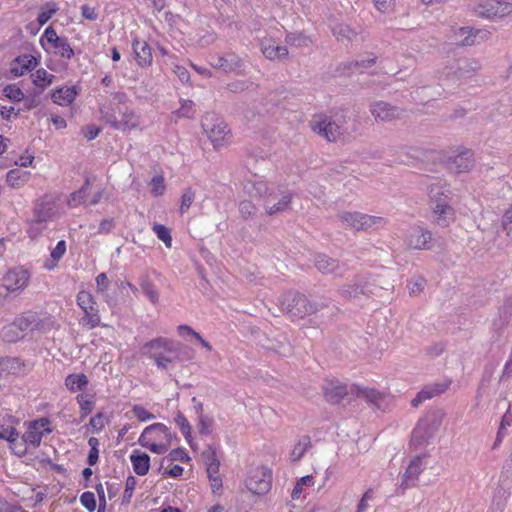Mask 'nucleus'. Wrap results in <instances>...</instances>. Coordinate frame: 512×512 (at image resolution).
<instances>
[{
    "label": "nucleus",
    "mask_w": 512,
    "mask_h": 512,
    "mask_svg": "<svg viewBox=\"0 0 512 512\" xmlns=\"http://www.w3.org/2000/svg\"><path fill=\"white\" fill-rule=\"evenodd\" d=\"M481 68L475 59H457L438 71L437 77L440 84L449 89H456L461 84L472 78Z\"/></svg>",
    "instance_id": "obj_1"
},
{
    "label": "nucleus",
    "mask_w": 512,
    "mask_h": 512,
    "mask_svg": "<svg viewBox=\"0 0 512 512\" xmlns=\"http://www.w3.org/2000/svg\"><path fill=\"white\" fill-rule=\"evenodd\" d=\"M428 195L439 226L446 227L454 219V209L450 205L451 190L449 185L437 180L428 186Z\"/></svg>",
    "instance_id": "obj_2"
},
{
    "label": "nucleus",
    "mask_w": 512,
    "mask_h": 512,
    "mask_svg": "<svg viewBox=\"0 0 512 512\" xmlns=\"http://www.w3.org/2000/svg\"><path fill=\"white\" fill-rule=\"evenodd\" d=\"M127 100L128 98L124 93L114 94V104L117 105L121 119H118L115 115V108L113 105L108 109H101L102 119L112 128L123 132L135 129L140 124L139 115L126 105Z\"/></svg>",
    "instance_id": "obj_3"
},
{
    "label": "nucleus",
    "mask_w": 512,
    "mask_h": 512,
    "mask_svg": "<svg viewBox=\"0 0 512 512\" xmlns=\"http://www.w3.org/2000/svg\"><path fill=\"white\" fill-rule=\"evenodd\" d=\"M278 305L281 312L286 313L291 318H304L314 314L326 307L323 302L310 301L306 296L297 292H287L278 298Z\"/></svg>",
    "instance_id": "obj_4"
},
{
    "label": "nucleus",
    "mask_w": 512,
    "mask_h": 512,
    "mask_svg": "<svg viewBox=\"0 0 512 512\" xmlns=\"http://www.w3.org/2000/svg\"><path fill=\"white\" fill-rule=\"evenodd\" d=\"M172 435L162 423H154L146 427L139 437V444L155 454H164L171 445Z\"/></svg>",
    "instance_id": "obj_5"
},
{
    "label": "nucleus",
    "mask_w": 512,
    "mask_h": 512,
    "mask_svg": "<svg viewBox=\"0 0 512 512\" xmlns=\"http://www.w3.org/2000/svg\"><path fill=\"white\" fill-rule=\"evenodd\" d=\"M347 117L343 113L333 116L320 115L310 122L311 129L329 142L339 140L345 132Z\"/></svg>",
    "instance_id": "obj_6"
},
{
    "label": "nucleus",
    "mask_w": 512,
    "mask_h": 512,
    "mask_svg": "<svg viewBox=\"0 0 512 512\" xmlns=\"http://www.w3.org/2000/svg\"><path fill=\"white\" fill-rule=\"evenodd\" d=\"M337 217L344 227L354 231H374L384 228L387 224V219L384 217L358 211H343Z\"/></svg>",
    "instance_id": "obj_7"
},
{
    "label": "nucleus",
    "mask_w": 512,
    "mask_h": 512,
    "mask_svg": "<svg viewBox=\"0 0 512 512\" xmlns=\"http://www.w3.org/2000/svg\"><path fill=\"white\" fill-rule=\"evenodd\" d=\"M444 417L445 413L442 410L427 413L414 428L412 442L415 445L427 443L441 427Z\"/></svg>",
    "instance_id": "obj_8"
},
{
    "label": "nucleus",
    "mask_w": 512,
    "mask_h": 512,
    "mask_svg": "<svg viewBox=\"0 0 512 512\" xmlns=\"http://www.w3.org/2000/svg\"><path fill=\"white\" fill-rule=\"evenodd\" d=\"M202 128L215 149L223 147L230 139V131L226 123L213 115H206L204 117Z\"/></svg>",
    "instance_id": "obj_9"
},
{
    "label": "nucleus",
    "mask_w": 512,
    "mask_h": 512,
    "mask_svg": "<svg viewBox=\"0 0 512 512\" xmlns=\"http://www.w3.org/2000/svg\"><path fill=\"white\" fill-rule=\"evenodd\" d=\"M77 305L83 310L84 316L80 320V324L89 329H93L100 324V315L97 303L90 292L80 291L77 294Z\"/></svg>",
    "instance_id": "obj_10"
},
{
    "label": "nucleus",
    "mask_w": 512,
    "mask_h": 512,
    "mask_svg": "<svg viewBox=\"0 0 512 512\" xmlns=\"http://www.w3.org/2000/svg\"><path fill=\"white\" fill-rule=\"evenodd\" d=\"M272 484L271 471L266 467H256L249 471L245 480L247 489L255 495H264L269 492Z\"/></svg>",
    "instance_id": "obj_11"
},
{
    "label": "nucleus",
    "mask_w": 512,
    "mask_h": 512,
    "mask_svg": "<svg viewBox=\"0 0 512 512\" xmlns=\"http://www.w3.org/2000/svg\"><path fill=\"white\" fill-rule=\"evenodd\" d=\"M376 285L364 276H357L351 282L338 289L339 295L346 300L358 299L361 296L374 294Z\"/></svg>",
    "instance_id": "obj_12"
},
{
    "label": "nucleus",
    "mask_w": 512,
    "mask_h": 512,
    "mask_svg": "<svg viewBox=\"0 0 512 512\" xmlns=\"http://www.w3.org/2000/svg\"><path fill=\"white\" fill-rule=\"evenodd\" d=\"M404 243L407 248L413 250H430L434 245L431 231L419 225L412 226L406 231Z\"/></svg>",
    "instance_id": "obj_13"
},
{
    "label": "nucleus",
    "mask_w": 512,
    "mask_h": 512,
    "mask_svg": "<svg viewBox=\"0 0 512 512\" xmlns=\"http://www.w3.org/2000/svg\"><path fill=\"white\" fill-rule=\"evenodd\" d=\"M293 194L289 190L273 189L264 200L266 214L273 216L291 208Z\"/></svg>",
    "instance_id": "obj_14"
},
{
    "label": "nucleus",
    "mask_w": 512,
    "mask_h": 512,
    "mask_svg": "<svg viewBox=\"0 0 512 512\" xmlns=\"http://www.w3.org/2000/svg\"><path fill=\"white\" fill-rule=\"evenodd\" d=\"M151 350L164 349L166 353L173 354L175 361H185L192 359L191 350L184 345L175 343L167 338H157L146 344Z\"/></svg>",
    "instance_id": "obj_15"
},
{
    "label": "nucleus",
    "mask_w": 512,
    "mask_h": 512,
    "mask_svg": "<svg viewBox=\"0 0 512 512\" xmlns=\"http://www.w3.org/2000/svg\"><path fill=\"white\" fill-rule=\"evenodd\" d=\"M41 44L46 49H55V53L62 58L71 59L74 51L65 38L57 35L52 27H48L41 37Z\"/></svg>",
    "instance_id": "obj_16"
},
{
    "label": "nucleus",
    "mask_w": 512,
    "mask_h": 512,
    "mask_svg": "<svg viewBox=\"0 0 512 512\" xmlns=\"http://www.w3.org/2000/svg\"><path fill=\"white\" fill-rule=\"evenodd\" d=\"M57 216V199L46 194L36 200L33 209L32 221L43 223L52 220Z\"/></svg>",
    "instance_id": "obj_17"
},
{
    "label": "nucleus",
    "mask_w": 512,
    "mask_h": 512,
    "mask_svg": "<svg viewBox=\"0 0 512 512\" xmlns=\"http://www.w3.org/2000/svg\"><path fill=\"white\" fill-rule=\"evenodd\" d=\"M475 11L482 17L502 18L512 13V3L504 0H483L477 4Z\"/></svg>",
    "instance_id": "obj_18"
},
{
    "label": "nucleus",
    "mask_w": 512,
    "mask_h": 512,
    "mask_svg": "<svg viewBox=\"0 0 512 512\" xmlns=\"http://www.w3.org/2000/svg\"><path fill=\"white\" fill-rule=\"evenodd\" d=\"M370 112L377 122H391L401 119L404 110L384 101H376L370 105Z\"/></svg>",
    "instance_id": "obj_19"
},
{
    "label": "nucleus",
    "mask_w": 512,
    "mask_h": 512,
    "mask_svg": "<svg viewBox=\"0 0 512 512\" xmlns=\"http://www.w3.org/2000/svg\"><path fill=\"white\" fill-rule=\"evenodd\" d=\"M210 65L226 73H240L243 70L244 63L236 54L227 53L224 55H212L210 57Z\"/></svg>",
    "instance_id": "obj_20"
},
{
    "label": "nucleus",
    "mask_w": 512,
    "mask_h": 512,
    "mask_svg": "<svg viewBox=\"0 0 512 512\" xmlns=\"http://www.w3.org/2000/svg\"><path fill=\"white\" fill-rule=\"evenodd\" d=\"M29 273L23 268H16L9 271L3 278V285L9 292L23 290L29 282Z\"/></svg>",
    "instance_id": "obj_21"
},
{
    "label": "nucleus",
    "mask_w": 512,
    "mask_h": 512,
    "mask_svg": "<svg viewBox=\"0 0 512 512\" xmlns=\"http://www.w3.org/2000/svg\"><path fill=\"white\" fill-rule=\"evenodd\" d=\"M427 465V457L417 456L409 463L401 482V487L406 489L412 485H414L415 481L418 479L420 473L424 470Z\"/></svg>",
    "instance_id": "obj_22"
},
{
    "label": "nucleus",
    "mask_w": 512,
    "mask_h": 512,
    "mask_svg": "<svg viewBox=\"0 0 512 512\" xmlns=\"http://www.w3.org/2000/svg\"><path fill=\"white\" fill-rule=\"evenodd\" d=\"M351 392L355 393L358 398L364 399L368 404L377 408L384 409L387 403V396L373 388H361L353 386Z\"/></svg>",
    "instance_id": "obj_23"
},
{
    "label": "nucleus",
    "mask_w": 512,
    "mask_h": 512,
    "mask_svg": "<svg viewBox=\"0 0 512 512\" xmlns=\"http://www.w3.org/2000/svg\"><path fill=\"white\" fill-rule=\"evenodd\" d=\"M259 45L262 54L269 60H281L288 55V49L285 46L278 45L271 37L261 38Z\"/></svg>",
    "instance_id": "obj_24"
},
{
    "label": "nucleus",
    "mask_w": 512,
    "mask_h": 512,
    "mask_svg": "<svg viewBox=\"0 0 512 512\" xmlns=\"http://www.w3.org/2000/svg\"><path fill=\"white\" fill-rule=\"evenodd\" d=\"M474 155L471 150L464 149L450 159V169L456 173L469 172L474 166Z\"/></svg>",
    "instance_id": "obj_25"
},
{
    "label": "nucleus",
    "mask_w": 512,
    "mask_h": 512,
    "mask_svg": "<svg viewBox=\"0 0 512 512\" xmlns=\"http://www.w3.org/2000/svg\"><path fill=\"white\" fill-rule=\"evenodd\" d=\"M456 44L462 46H472L476 39H484L489 33L485 30H473L470 27H460L454 32Z\"/></svg>",
    "instance_id": "obj_26"
},
{
    "label": "nucleus",
    "mask_w": 512,
    "mask_h": 512,
    "mask_svg": "<svg viewBox=\"0 0 512 512\" xmlns=\"http://www.w3.org/2000/svg\"><path fill=\"white\" fill-rule=\"evenodd\" d=\"M37 64V59L33 55L23 54L12 61L10 72L14 77H19L26 71L32 70Z\"/></svg>",
    "instance_id": "obj_27"
},
{
    "label": "nucleus",
    "mask_w": 512,
    "mask_h": 512,
    "mask_svg": "<svg viewBox=\"0 0 512 512\" xmlns=\"http://www.w3.org/2000/svg\"><path fill=\"white\" fill-rule=\"evenodd\" d=\"M315 266L321 273L335 274L342 276L344 272L343 266L339 261L326 255H318L315 259Z\"/></svg>",
    "instance_id": "obj_28"
},
{
    "label": "nucleus",
    "mask_w": 512,
    "mask_h": 512,
    "mask_svg": "<svg viewBox=\"0 0 512 512\" xmlns=\"http://www.w3.org/2000/svg\"><path fill=\"white\" fill-rule=\"evenodd\" d=\"M348 393L347 386L338 381H330L324 386L325 398L333 404L339 403Z\"/></svg>",
    "instance_id": "obj_29"
},
{
    "label": "nucleus",
    "mask_w": 512,
    "mask_h": 512,
    "mask_svg": "<svg viewBox=\"0 0 512 512\" xmlns=\"http://www.w3.org/2000/svg\"><path fill=\"white\" fill-rule=\"evenodd\" d=\"M135 59L139 66L148 67L152 63L151 47L145 42L135 39L132 43Z\"/></svg>",
    "instance_id": "obj_30"
},
{
    "label": "nucleus",
    "mask_w": 512,
    "mask_h": 512,
    "mask_svg": "<svg viewBox=\"0 0 512 512\" xmlns=\"http://www.w3.org/2000/svg\"><path fill=\"white\" fill-rule=\"evenodd\" d=\"M361 27H351L346 23H337L332 27V34L337 38L338 41L351 42L357 39L361 34Z\"/></svg>",
    "instance_id": "obj_31"
},
{
    "label": "nucleus",
    "mask_w": 512,
    "mask_h": 512,
    "mask_svg": "<svg viewBox=\"0 0 512 512\" xmlns=\"http://www.w3.org/2000/svg\"><path fill=\"white\" fill-rule=\"evenodd\" d=\"M78 95L75 86L60 87L51 92V99L53 103L60 106H68L74 102Z\"/></svg>",
    "instance_id": "obj_32"
},
{
    "label": "nucleus",
    "mask_w": 512,
    "mask_h": 512,
    "mask_svg": "<svg viewBox=\"0 0 512 512\" xmlns=\"http://www.w3.org/2000/svg\"><path fill=\"white\" fill-rule=\"evenodd\" d=\"M499 489L503 491V496L508 497L512 493V452L504 462L499 479Z\"/></svg>",
    "instance_id": "obj_33"
},
{
    "label": "nucleus",
    "mask_w": 512,
    "mask_h": 512,
    "mask_svg": "<svg viewBox=\"0 0 512 512\" xmlns=\"http://www.w3.org/2000/svg\"><path fill=\"white\" fill-rule=\"evenodd\" d=\"M447 388L448 384L443 383L426 386L412 399L411 404L413 407H418L423 401L445 392Z\"/></svg>",
    "instance_id": "obj_34"
},
{
    "label": "nucleus",
    "mask_w": 512,
    "mask_h": 512,
    "mask_svg": "<svg viewBox=\"0 0 512 512\" xmlns=\"http://www.w3.org/2000/svg\"><path fill=\"white\" fill-rule=\"evenodd\" d=\"M134 472L139 476H144L150 468V457L148 454L139 450H134L130 456Z\"/></svg>",
    "instance_id": "obj_35"
},
{
    "label": "nucleus",
    "mask_w": 512,
    "mask_h": 512,
    "mask_svg": "<svg viewBox=\"0 0 512 512\" xmlns=\"http://www.w3.org/2000/svg\"><path fill=\"white\" fill-rule=\"evenodd\" d=\"M33 84L41 93L45 88L50 86L55 80V75L48 73L44 68H40L31 74Z\"/></svg>",
    "instance_id": "obj_36"
},
{
    "label": "nucleus",
    "mask_w": 512,
    "mask_h": 512,
    "mask_svg": "<svg viewBox=\"0 0 512 512\" xmlns=\"http://www.w3.org/2000/svg\"><path fill=\"white\" fill-rule=\"evenodd\" d=\"M90 187V181L88 178L85 179L82 187L71 193L67 199V205L70 207H77L82 203H88V190Z\"/></svg>",
    "instance_id": "obj_37"
},
{
    "label": "nucleus",
    "mask_w": 512,
    "mask_h": 512,
    "mask_svg": "<svg viewBox=\"0 0 512 512\" xmlns=\"http://www.w3.org/2000/svg\"><path fill=\"white\" fill-rule=\"evenodd\" d=\"M377 57L373 54H369L366 57L351 61L345 64L344 68L347 69L349 73L354 72H363L365 69L370 68L376 63Z\"/></svg>",
    "instance_id": "obj_38"
},
{
    "label": "nucleus",
    "mask_w": 512,
    "mask_h": 512,
    "mask_svg": "<svg viewBox=\"0 0 512 512\" xmlns=\"http://www.w3.org/2000/svg\"><path fill=\"white\" fill-rule=\"evenodd\" d=\"M22 368V363L18 358H0V377L8 374L18 373Z\"/></svg>",
    "instance_id": "obj_39"
},
{
    "label": "nucleus",
    "mask_w": 512,
    "mask_h": 512,
    "mask_svg": "<svg viewBox=\"0 0 512 512\" xmlns=\"http://www.w3.org/2000/svg\"><path fill=\"white\" fill-rule=\"evenodd\" d=\"M65 385L71 392L81 391L88 385V378L84 374H70L65 379Z\"/></svg>",
    "instance_id": "obj_40"
},
{
    "label": "nucleus",
    "mask_w": 512,
    "mask_h": 512,
    "mask_svg": "<svg viewBox=\"0 0 512 512\" xmlns=\"http://www.w3.org/2000/svg\"><path fill=\"white\" fill-rule=\"evenodd\" d=\"M29 177V172L16 168L7 173L6 181L11 187H20L28 181Z\"/></svg>",
    "instance_id": "obj_41"
},
{
    "label": "nucleus",
    "mask_w": 512,
    "mask_h": 512,
    "mask_svg": "<svg viewBox=\"0 0 512 512\" xmlns=\"http://www.w3.org/2000/svg\"><path fill=\"white\" fill-rule=\"evenodd\" d=\"M149 350L151 352L150 357L155 360L157 367L160 369L168 370L170 365L175 362L173 354L166 353L164 349L160 352H157V350Z\"/></svg>",
    "instance_id": "obj_42"
},
{
    "label": "nucleus",
    "mask_w": 512,
    "mask_h": 512,
    "mask_svg": "<svg viewBox=\"0 0 512 512\" xmlns=\"http://www.w3.org/2000/svg\"><path fill=\"white\" fill-rule=\"evenodd\" d=\"M35 322L33 323V331L37 330L42 333H46L54 328H56V321L52 316H45L40 318L36 313H34Z\"/></svg>",
    "instance_id": "obj_43"
},
{
    "label": "nucleus",
    "mask_w": 512,
    "mask_h": 512,
    "mask_svg": "<svg viewBox=\"0 0 512 512\" xmlns=\"http://www.w3.org/2000/svg\"><path fill=\"white\" fill-rule=\"evenodd\" d=\"M96 292L101 294L104 298V301L108 304L111 303L112 299L108 294V289L110 287V280L106 273H100L97 275L96 279Z\"/></svg>",
    "instance_id": "obj_44"
},
{
    "label": "nucleus",
    "mask_w": 512,
    "mask_h": 512,
    "mask_svg": "<svg viewBox=\"0 0 512 512\" xmlns=\"http://www.w3.org/2000/svg\"><path fill=\"white\" fill-rule=\"evenodd\" d=\"M274 188H270L268 184L263 180L254 181L249 187H247V192L251 196L255 197H263L264 199L267 195L273 191Z\"/></svg>",
    "instance_id": "obj_45"
},
{
    "label": "nucleus",
    "mask_w": 512,
    "mask_h": 512,
    "mask_svg": "<svg viewBox=\"0 0 512 512\" xmlns=\"http://www.w3.org/2000/svg\"><path fill=\"white\" fill-rule=\"evenodd\" d=\"M1 336L4 341L13 343L23 338L21 331L14 322L3 327Z\"/></svg>",
    "instance_id": "obj_46"
},
{
    "label": "nucleus",
    "mask_w": 512,
    "mask_h": 512,
    "mask_svg": "<svg viewBox=\"0 0 512 512\" xmlns=\"http://www.w3.org/2000/svg\"><path fill=\"white\" fill-rule=\"evenodd\" d=\"M311 446V440L308 436H303L298 443L294 446L291 452V458L293 461L300 460L307 449Z\"/></svg>",
    "instance_id": "obj_47"
},
{
    "label": "nucleus",
    "mask_w": 512,
    "mask_h": 512,
    "mask_svg": "<svg viewBox=\"0 0 512 512\" xmlns=\"http://www.w3.org/2000/svg\"><path fill=\"white\" fill-rule=\"evenodd\" d=\"M35 322L34 313H27L17 319H15L14 323L17 325L19 330L24 337L28 331H33V323Z\"/></svg>",
    "instance_id": "obj_48"
},
{
    "label": "nucleus",
    "mask_w": 512,
    "mask_h": 512,
    "mask_svg": "<svg viewBox=\"0 0 512 512\" xmlns=\"http://www.w3.org/2000/svg\"><path fill=\"white\" fill-rule=\"evenodd\" d=\"M175 422L179 426L185 439L188 441L190 446L193 448L192 437H191V429L192 428H191V425L189 424L188 420L186 419V417L181 412H178L175 417Z\"/></svg>",
    "instance_id": "obj_49"
},
{
    "label": "nucleus",
    "mask_w": 512,
    "mask_h": 512,
    "mask_svg": "<svg viewBox=\"0 0 512 512\" xmlns=\"http://www.w3.org/2000/svg\"><path fill=\"white\" fill-rule=\"evenodd\" d=\"M43 437V431H36L30 425L28 430L22 435L21 439L28 445L37 447L40 445Z\"/></svg>",
    "instance_id": "obj_50"
},
{
    "label": "nucleus",
    "mask_w": 512,
    "mask_h": 512,
    "mask_svg": "<svg viewBox=\"0 0 512 512\" xmlns=\"http://www.w3.org/2000/svg\"><path fill=\"white\" fill-rule=\"evenodd\" d=\"M152 230L157 235V237L164 242L167 248L171 247L172 237L169 229L166 226L162 224H154Z\"/></svg>",
    "instance_id": "obj_51"
},
{
    "label": "nucleus",
    "mask_w": 512,
    "mask_h": 512,
    "mask_svg": "<svg viewBox=\"0 0 512 512\" xmlns=\"http://www.w3.org/2000/svg\"><path fill=\"white\" fill-rule=\"evenodd\" d=\"M57 9L58 8L55 3H47L44 7H42L37 18L39 24H46L51 19L53 14L56 13Z\"/></svg>",
    "instance_id": "obj_52"
},
{
    "label": "nucleus",
    "mask_w": 512,
    "mask_h": 512,
    "mask_svg": "<svg viewBox=\"0 0 512 512\" xmlns=\"http://www.w3.org/2000/svg\"><path fill=\"white\" fill-rule=\"evenodd\" d=\"M269 348L282 356H287L292 351V347L285 336H281V339L277 340Z\"/></svg>",
    "instance_id": "obj_53"
},
{
    "label": "nucleus",
    "mask_w": 512,
    "mask_h": 512,
    "mask_svg": "<svg viewBox=\"0 0 512 512\" xmlns=\"http://www.w3.org/2000/svg\"><path fill=\"white\" fill-rule=\"evenodd\" d=\"M214 426V420L207 416V415H201L198 418V431L201 435H209L211 434Z\"/></svg>",
    "instance_id": "obj_54"
},
{
    "label": "nucleus",
    "mask_w": 512,
    "mask_h": 512,
    "mask_svg": "<svg viewBox=\"0 0 512 512\" xmlns=\"http://www.w3.org/2000/svg\"><path fill=\"white\" fill-rule=\"evenodd\" d=\"M285 40L289 45L299 47L308 46L311 43V40L301 33H289L287 34Z\"/></svg>",
    "instance_id": "obj_55"
},
{
    "label": "nucleus",
    "mask_w": 512,
    "mask_h": 512,
    "mask_svg": "<svg viewBox=\"0 0 512 512\" xmlns=\"http://www.w3.org/2000/svg\"><path fill=\"white\" fill-rule=\"evenodd\" d=\"M314 484L313 477L311 475L304 476L300 478L295 484L291 496L293 499H297L300 497L304 486H312Z\"/></svg>",
    "instance_id": "obj_56"
},
{
    "label": "nucleus",
    "mask_w": 512,
    "mask_h": 512,
    "mask_svg": "<svg viewBox=\"0 0 512 512\" xmlns=\"http://www.w3.org/2000/svg\"><path fill=\"white\" fill-rule=\"evenodd\" d=\"M140 287L143 291V293L148 297V299L153 303L156 304L159 299V294L157 290L155 289L154 285L149 280H143L140 283Z\"/></svg>",
    "instance_id": "obj_57"
},
{
    "label": "nucleus",
    "mask_w": 512,
    "mask_h": 512,
    "mask_svg": "<svg viewBox=\"0 0 512 512\" xmlns=\"http://www.w3.org/2000/svg\"><path fill=\"white\" fill-rule=\"evenodd\" d=\"M183 330H187V332L191 336H193L201 344V346L204 347L206 350H208V351L212 350V346L207 341H205L202 338V336L198 332L193 330L190 326H188V325H180V326H178V332H179L180 335H183Z\"/></svg>",
    "instance_id": "obj_58"
},
{
    "label": "nucleus",
    "mask_w": 512,
    "mask_h": 512,
    "mask_svg": "<svg viewBox=\"0 0 512 512\" xmlns=\"http://www.w3.org/2000/svg\"><path fill=\"white\" fill-rule=\"evenodd\" d=\"M253 86V82L249 80H235L227 85L229 91L233 93H240L250 89Z\"/></svg>",
    "instance_id": "obj_59"
},
{
    "label": "nucleus",
    "mask_w": 512,
    "mask_h": 512,
    "mask_svg": "<svg viewBox=\"0 0 512 512\" xmlns=\"http://www.w3.org/2000/svg\"><path fill=\"white\" fill-rule=\"evenodd\" d=\"M4 94L10 100L20 102L24 100L23 91L15 85H8L4 88Z\"/></svg>",
    "instance_id": "obj_60"
},
{
    "label": "nucleus",
    "mask_w": 512,
    "mask_h": 512,
    "mask_svg": "<svg viewBox=\"0 0 512 512\" xmlns=\"http://www.w3.org/2000/svg\"><path fill=\"white\" fill-rule=\"evenodd\" d=\"M151 193L154 196H160L165 191L164 178L160 175L154 176L150 182Z\"/></svg>",
    "instance_id": "obj_61"
},
{
    "label": "nucleus",
    "mask_w": 512,
    "mask_h": 512,
    "mask_svg": "<svg viewBox=\"0 0 512 512\" xmlns=\"http://www.w3.org/2000/svg\"><path fill=\"white\" fill-rule=\"evenodd\" d=\"M195 193L190 189H186L181 197L180 213H185L193 203Z\"/></svg>",
    "instance_id": "obj_62"
},
{
    "label": "nucleus",
    "mask_w": 512,
    "mask_h": 512,
    "mask_svg": "<svg viewBox=\"0 0 512 512\" xmlns=\"http://www.w3.org/2000/svg\"><path fill=\"white\" fill-rule=\"evenodd\" d=\"M502 228L506 235L512 239V205L505 211L502 216Z\"/></svg>",
    "instance_id": "obj_63"
},
{
    "label": "nucleus",
    "mask_w": 512,
    "mask_h": 512,
    "mask_svg": "<svg viewBox=\"0 0 512 512\" xmlns=\"http://www.w3.org/2000/svg\"><path fill=\"white\" fill-rule=\"evenodd\" d=\"M80 502L89 512L96 509V499L92 492H84L80 497Z\"/></svg>",
    "instance_id": "obj_64"
}]
</instances>
